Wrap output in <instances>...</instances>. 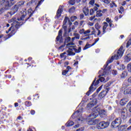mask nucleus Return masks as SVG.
Wrapping results in <instances>:
<instances>
[{
	"label": "nucleus",
	"instance_id": "obj_1",
	"mask_svg": "<svg viewBox=\"0 0 131 131\" xmlns=\"http://www.w3.org/2000/svg\"><path fill=\"white\" fill-rule=\"evenodd\" d=\"M123 53V47L121 46L117 51V54H115L114 56H112L111 58L108 59L106 62V64H105L104 66V67H105L104 69L107 68V66H108V64L113 62V60H118V59H120L122 57Z\"/></svg>",
	"mask_w": 131,
	"mask_h": 131
},
{
	"label": "nucleus",
	"instance_id": "obj_2",
	"mask_svg": "<svg viewBox=\"0 0 131 131\" xmlns=\"http://www.w3.org/2000/svg\"><path fill=\"white\" fill-rule=\"evenodd\" d=\"M92 113L89 115V118H91V119H95V118H97V117L99 116L101 109L98 106H96L92 109Z\"/></svg>",
	"mask_w": 131,
	"mask_h": 131
},
{
	"label": "nucleus",
	"instance_id": "obj_3",
	"mask_svg": "<svg viewBox=\"0 0 131 131\" xmlns=\"http://www.w3.org/2000/svg\"><path fill=\"white\" fill-rule=\"evenodd\" d=\"M23 6H24V2L21 1L17 3L13 7V10L10 12V15H14V14L17 13L18 12V10H19V9H21Z\"/></svg>",
	"mask_w": 131,
	"mask_h": 131
},
{
	"label": "nucleus",
	"instance_id": "obj_4",
	"mask_svg": "<svg viewBox=\"0 0 131 131\" xmlns=\"http://www.w3.org/2000/svg\"><path fill=\"white\" fill-rule=\"evenodd\" d=\"M11 22H12V26L11 27L9 30L8 31H6L7 33H9V32H10V31H11V30H12V29H13V26H15V28H16V29H18L19 27H20V26H21V25H22V24H20V23H18V21H17V18H12L11 19Z\"/></svg>",
	"mask_w": 131,
	"mask_h": 131
},
{
	"label": "nucleus",
	"instance_id": "obj_5",
	"mask_svg": "<svg viewBox=\"0 0 131 131\" xmlns=\"http://www.w3.org/2000/svg\"><path fill=\"white\" fill-rule=\"evenodd\" d=\"M108 126H109L108 122L101 121L97 123V128L98 129H104V128H106V127H108Z\"/></svg>",
	"mask_w": 131,
	"mask_h": 131
},
{
	"label": "nucleus",
	"instance_id": "obj_6",
	"mask_svg": "<svg viewBox=\"0 0 131 131\" xmlns=\"http://www.w3.org/2000/svg\"><path fill=\"white\" fill-rule=\"evenodd\" d=\"M119 113L120 114L121 117L122 119H126V117H127V109L125 107L119 109Z\"/></svg>",
	"mask_w": 131,
	"mask_h": 131
},
{
	"label": "nucleus",
	"instance_id": "obj_7",
	"mask_svg": "<svg viewBox=\"0 0 131 131\" xmlns=\"http://www.w3.org/2000/svg\"><path fill=\"white\" fill-rule=\"evenodd\" d=\"M82 111H83V108L81 107L79 110L75 112L73 114V115H77L78 116L79 118H78V123H80L81 121H83V118L81 117V113H82Z\"/></svg>",
	"mask_w": 131,
	"mask_h": 131
},
{
	"label": "nucleus",
	"instance_id": "obj_8",
	"mask_svg": "<svg viewBox=\"0 0 131 131\" xmlns=\"http://www.w3.org/2000/svg\"><path fill=\"white\" fill-rule=\"evenodd\" d=\"M68 23L70 26L72 25V23L70 21V19L68 18V17L66 16L64 20H63V24L62 25V28L64 29L65 32H67V25L66 24Z\"/></svg>",
	"mask_w": 131,
	"mask_h": 131
},
{
	"label": "nucleus",
	"instance_id": "obj_9",
	"mask_svg": "<svg viewBox=\"0 0 131 131\" xmlns=\"http://www.w3.org/2000/svg\"><path fill=\"white\" fill-rule=\"evenodd\" d=\"M121 124V118H116L115 121L112 122V126L114 127H118V126Z\"/></svg>",
	"mask_w": 131,
	"mask_h": 131
},
{
	"label": "nucleus",
	"instance_id": "obj_10",
	"mask_svg": "<svg viewBox=\"0 0 131 131\" xmlns=\"http://www.w3.org/2000/svg\"><path fill=\"white\" fill-rule=\"evenodd\" d=\"M89 118V116L86 118L87 121H88V124L89 125H95V124H97L98 122H100V119H95Z\"/></svg>",
	"mask_w": 131,
	"mask_h": 131
},
{
	"label": "nucleus",
	"instance_id": "obj_11",
	"mask_svg": "<svg viewBox=\"0 0 131 131\" xmlns=\"http://www.w3.org/2000/svg\"><path fill=\"white\" fill-rule=\"evenodd\" d=\"M99 80L101 82H106L109 80L108 77H106L104 74H102V75H99Z\"/></svg>",
	"mask_w": 131,
	"mask_h": 131
},
{
	"label": "nucleus",
	"instance_id": "obj_12",
	"mask_svg": "<svg viewBox=\"0 0 131 131\" xmlns=\"http://www.w3.org/2000/svg\"><path fill=\"white\" fill-rule=\"evenodd\" d=\"M62 12H63V8H62V6H59L56 13V16L55 17V19H59L61 17Z\"/></svg>",
	"mask_w": 131,
	"mask_h": 131
},
{
	"label": "nucleus",
	"instance_id": "obj_13",
	"mask_svg": "<svg viewBox=\"0 0 131 131\" xmlns=\"http://www.w3.org/2000/svg\"><path fill=\"white\" fill-rule=\"evenodd\" d=\"M99 114L101 118H104V117H106V116H107V112H106V111L104 110H100Z\"/></svg>",
	"mask_w": 131,
	"mask_h": 131
},
{
	"label": "nucleus",
	"instance_id": "obj_14",
	"mask_svg": "<svg viewBox=\"0 0 131 131\" xmlns=\"http://www.w3.org/2000/svg\"><path fill=\"white\" fill-rule=\"evenodd\" d=\"M16 2L17 1L16 0H7V1L6 2V6H13V5L16 4Z\"/></svg>",
	"mask_w": 131,
	"mask_h": 131
},
{
	"label": "nucleus",
	"instance_id": "obj_15",
	"mask_svg": "<svg viewBox=\"0 0 131 131\" xmlns=\"http://www.w3.org/2000/svg\"><path fill=\"white\" fill-rule=\"evenodd\" d=\"M97 104V101L93 100L87 104V108H92Z\"/></svg>",
	"mask_w": 131,
	"mask_h": 131
},
{
	"label": "nucleus",
	"instance_id": "obj_16",
	"mask_svg": "<svg viewBox=\"0 0 131 131\" xmlns=\"http://www.w3.org/2000/svg\"><path fill=\"white\" fill-rule=\"evenodd\" d=\"M7 2H8V0H0L1 5L4 4L6 10H8V9H9L10 7H12V6H9L7 5Z\"/></svg>",
	"mask_w": 131,
	"mask_h": 131
},
{
	"label": "nucleus",
	"instance_id": "obj_17",
	"mask_svg": "<svg viewBox=\"0 0 131 131\" xmlns=\"http://www.w3.org/2000/svg\"><path fill=\"white\" fill-rule=\"evenodd\" d=\"M94 84H95V81H94L92 83V84H91V86L89 88V91L86 93V95H87V96H90V93H92V92H94V91L93 90V89L94 87Z\"/></svg>",
	"mask_w": 131,
	"mask_h": 131
},
{
	"label": "nucleus",
	"instance_id": "obj_18",
	"mask_svg": "<svg viewBox=\"0 0 131 131\" xmlns=\"http://www.w3.org/2000/svg\"><path fill=\"white\" fill-rule=\"evenodd\" d=\"M127 99H126V98H122L120 101V104L121 105V106H124V105H125L126 103H127Z\"/></svg>",
	"mask_w": 131,
	"mask_h": 131
},
{
	"label": "nucleus",
	"instance_id": "obj_19",
	"mask_svg": "<svg viewBox=\"0 0 131 131\" xmlns=\"http://www.w3.org/2000/svg\"><path fill=\"white\" fill-rule=\"evenodd\" d=\"M83 13H84L85 16H88L90 13V10H89V8L86 7H84L83 8Z\"/></svg>",
	"mask_w": 131,
	"mask_h": 131
},
{
	"label": "nucleus",
	"instance_id": "obj_20",
	"mask_svg": "<svg viewBox=\"0 0 131 131\" xmlns=\"http://www.w3.org/2000/svg\"><path fill=\"white\" fill-rule=\"evenodd\" d=\"M107 26H108V23H107L106 22H104L103 23V28H102L103 34L104 33H106V29L107 28Z\"/></svg>",
	"mask_w": 131,
	"mask_h": 131
},
{
	"label": "nucleus",
	"instance_id": "obj_21",
	"mask_svg": "<svg viewBox=\"0 0 131 131\" xmlns=\"http://www.w3.org/2000/svg\"><path fill=\"white\" fill-rule=\"evenodd\" d=\"M102 16H103V14H102L101 10H99L96 11V17H102Z\"/></svg>",
	"mask_w": 131,
	"mask_h": 131
},
{
	"label": "nucleus",
	"instance_id": "obj_22",
	"mask_svg": "<svg viewBox=\"0 0 131 131\" xmlns=\"http://www.w3.org/2000/svg\"><path fill=\"white\" fill-rule=\"evenodd\" d=\"M61 37H62V30H60L59 31V32H58V35L56 37V40L57 41H59V40H60Z\"/></svg>",
	"mask_w": 131,
	"mask_h": 131
},
{
	"label": "nucleus",
	"instance_id": "obj_23",
	"mask_svg": "<svg viewBox=\"0 0 131 131\" xmlns=\"http://www.w3.org/2000/svg\"><path fill=\"white\" fill-rule=\"evenodd\" d=\"M131 60L130 57L128 56V55H126L124 58V61L125 63H128Z\"/></svg>",
	"mask_w": 131,
	"mask_h": 131
},
{
	"label": "nucleus",
	"instance_id": "obj_24",
	"mask_svg": "<svg viewBox=\"0 0 131 131\" xmlns=\"http://www.w3.org/2000/svg\"><path fill=\"white\" fill-rule=\"evenodd\" d=\"M74 124V122L72 121H69L66 124V126H72Z\"/></svg>",
	"mask_w": 131,
	"mask_h": 131
},
{
	"label": "nucleus",
	"instance_id": "obj_25",
	"mask_svg": "<svg viewBox=\"0 0 131 131\" xmlns=\"http://www.w3.org/2000/svg\"><path fill=\"white\" fill-rule=\"evenodd\" d=\"M127 127V125H121L120 127L118 128L119 130H123V129H125Z\"/></svg>",
	"mask_w": 131,
	"mask_h": 131
},
{
	"label": "nucleus",
	"instance_id": "obj_26",
	"mask_svg": "<svg viewBox=\"0 0 131 131\" xmlns=\"http://www.w3.org/2000/svg\"><path fill=\"white\" fill-rule=\"evenodd\" d=\"M110 7L112 9L113 8H117V5L114 3V1H112L110 4Z\"/></svg>",
	"mask_w": 131,
	"mask_h": 131
},
{
	"label": "nucleus",
	"instance_id": "obj_27",
	"mask_svg": "<svg viewBox=\"0 0 131 131\" xmlns=\"http://www.w3.org/2000/svg\"><path fill=\"white\" fill-rule=\"evenodd\" d=\"M90 33H91V30H88L84 32L85 36H91V34Z\"/></svg>",
	"mask_w": 131,
	"mask_h": 131
},
{
	"label": "nucleus",
	"instance_id": "obj_28",
	"mask_svg": "<svg viewBox=\"0 0 131 131\" xmlns=\"http://www.w3.org/2000/svg\"><path fill=\"white\" fill-rule=\"evenodd\" d=\"M69 12L71 14L74 13V12H75V7H74V6H73L69 10Z\"/></svg>",
	"mask_w": 131,
	"mask_h": 131
},
{
	"label": "nucleus",
	"instance_id": "obj_29",
	"mask_svg": "<svg viewBox=\"0 0 131 131\" xmlns=\"http://www.w3.org/2000/svg\"><path fill=\"white\" fill-rule=\"evenodd\" d=\"M71 40L70 37H66L64 39V43H68Z\"/></svg>",
	"mask_w": 131,
	"mask_h": 131
},
{
	"label": "nucleus",
	"instance_id": "obj_30",
	"mask_svg": "<svg viewBox=\"0 0 131 131\" xmlns=\"http://www.w3.org/2000/svg\"><path fill=\"white\" fill-rule=\"evenodd\" d=\"M67 47H68V48H72V47H74V43L70 42L67 44Z\"/></svg>",
	"mask_w": 131,
	"mask_h": 131
},
{
	"label": "nucleus",
	"instance_id": "obj_31",
	"mask_svg": "<svg viewBox=\"0 0 131 131\" xmlns=\"http://www.w3.org/2000/svg\"><path fill=\"white\" fill-rule=\"evenodd\" d=\"M126 76H127V73H126V72H123L122 73L121 77V78H125V77H126Z\"/></svg>",
	"mask_w": 131,
	"mask_h": 131
},
{
	"label": "nucleus",
	"instance_id": "obj_32",
	"mask_svg": "<svg viewBox=\"0 0 131 131\" xmlns=\"http://www.w3.org/2000/svg\"><path fill=\"white\" fill-rule=\"evenodd\" d=\"M105 95H106V93H105V91H102L99 94V97H101V98H104Z\"/></svg>",
	"mask_w": 131,
	"mask_h": 131
},
{
	"label": "nucleus",
	"instance_id": "obj_33",
	"mask_svg": "<svg viewBox=\"0 0 131 131\" xmlns=\"http://www.w3.org/2000/svg\"><path fill=\"white\" fill-rule=\"evenodd\" d=\"M25 105L27 106V107H30V106H31V102L27 101L25 102Z\"/></svg>",
	"mask_w": 131,
	"mask_h": 131
},
{
	"label": "nucleus",
	"instance_id": "obj_34",
	"mask_svg": "<svg viewBox=\"0 0 131 131\" xmlns=\"http://www.w3.org/2000/svg\"><path fill=\"white\" fill-rule=\"evenodd\" d=\"M74 35L76 39H79L80 37V35H79V34L75 33H74Z\"/></svg>",
	"mask_w": 131,
	"mask_h": 131
},
{
	"label": "nucleus",
	"instance_id": "obj_35",
	"mask_svg": "<svg viewBox=\"0 0 131 131\" xmlns=\"http://www.w3.org/2000/svg\"><path fill=\"white\" fill-rule=\"evenodd\" d=\"M95 7L93 9V10H94V11H98V8H100V5H99V4H95Z\"/></svg>",
	"mask_w": 131,
	"mask_h": 131
},
{
	"label": "nucleus",
	"instance_id": "obj_36",
	"mask_svg": "<svg viewBox=\"0 0 131 131\" xmlns=\"http://www.w3.org/2000/svg\"><path fill=\"white\" fill-rule=\"evenodd\" d=\"M74 50L76 53H80V52H81V47H79L78 49H77L76 48H74Z\"/></svg>",
	"mask_w": 131,
	"mask_h": 131
},
{
	"label": "nucleus",
	"instance_id": "obj_37",
	"mask_svg": "<svg viewBox=\"0 0 131 131\" xmlns=\"http://www.w3.org/2000/svg\"><path fill=\"white\" fill-rule=\"evenodd\" d=\"M100 91H101V87H99V88L96 90V93H95L94 94H93V97H96V96H97V95H98V93H99V92H100Z\"/></svg>",
	"mask_w": 131,
	"mask_h": 131
},
{
	"label": "nucleus",
	"instance_id": "obj_38",
	"mask_svg": "<svg viewBox=\"0 0 131 131\" xmlns=\"http://www.w3.org/2000/svg\"><path fill=\"white\" fill-rule=\"evenodd\" d=\"M68 56H71L72 55H73V56H74V55H75V53L70 51V49L68 51Z\"/></svg>",
	"mask_w": 131,
	"mask_h": 131
},
{
	"label": "nucleus",
	"instance_id": "obj_39",
	"mask_svg": "<svg viewBox=\"0 0 131 131\" xmlns=\"http://www.w3.org/2000/svg\"><path fill=\"white\" fill-rule=\"evenodd\" d=\"M29 17H31L32 16V13H33V11L31 9H29L28 11Z\"/></svg>",
	"mask_w": 131,
	"mask_h": 131
},
{
	"label": "nucleus",
	"instance_id": "obj_40",
	"mask_svg": "<svg viewBox=\"0 0 131 131\" xmlns=\"http://www.w3.org/2000/svg\"><path fill=\"white\" fill-rule=\"evenodd\" d=\"M75 29V26H72V28H69L68 32H71V31H73Z\"/></svg>",
	"mask_w": 131,
	"mask_h": 131
},
{
	"label": "nucleus",
	"instance_id": "obj_41",
	"mask_svg": "<svg viewBox=\"0 0 131 131\" xmlns=\"http://www.w3.org/2000/svg\"><path fill=\"white\" fill-rule=\"evenodd\" d=\"M91 47V45L90 44H86L85 45V46L84 47V48L83 49V50L84 51L85 50H88V49H89V48Z\"/></svg>",
	"mask_w": 131,
	"mask_h": 131
},
{
	"label": "nucleus",
	"instance_id": "obj_42",
	"mask_svg": "<svg viewBox=\"0 0 131 131\" xmlns=\"http://www.w3.org/2000/svg\"><path fill=\"white\" fill-rule=\"evenodd\" d=\"M65 55H66V52L60 54L61 58H64V60L66 59V56H65Z\"/></svg>",
	"mask_w": 131,
	"mask_h": 131
},
{
	"label": "nucleus",
	"instance_id": "obj_43",
	"mask_svg": "<svg viewBox=\"0 0 131 131\" xmlns=\"http://www.w3.org/2000/svg\"><path fill=\"white\" fill-rule=\"evenodd\" d=\"M79 33H80V34H84V29H80L79 30Z\"/></svg>",
	"mask_w": 131,
	"mask_h": 131
},
{
	"label": "nucleus",
	"instance_id": "obj_44",
	"mask_svg": "<svg viewBox=\"0 0 131 131\" xmlns=\"http://www.w3.org/2000/svg\"><path fill=\"white\" fill-rule=\"evenodd\" d=\"M131 45V39L129 40L126 43V48H128Z\"/></svg>",
	"mask_w": 131,
	"mask_h": 131
},
{
	"label": "nucleus",
	"instance_id": "obj_45",
	"mask_svg": "<svg viewBox=\"0 0 131 131\" xmlns=\"http://www.w3.org/2000/svg\"><path fill=\"white\" fill-rule=\"evenodd\" d=\"M77 19V17L75 16H73L71 17V20L73 22L75 20H76Z\"/></svg>",
	"mask_w": 131,
	"mask_h": 131
},
{
	"label": "nucleus",
	"instance_id": "obj_46",
	"mask_svg": "<svg viewBox=\"0 0 131 131\" xmlns=\"http://www.w3.org/2000/svg\"><path fill=\"white\" fill-rule=\"evenodd\" d=\"M125 92H126V94H131V88H128Z\"/></svg>",
	"mask_w": 131,
	"mask_h": 131
},
{
	"label": "nucleus",
	"instance_id": "obj_47",
	"mask_svg": "<svg viewBox=\"0 0 131 131\" xmlns=\"http://www.w3.org/2000/svg\"><path fill=\"white\" fill-rule=\"evenodd\" d=\"M99 39H100L99 38L95 39V42L92 44L91 47H92V46H95V44L97 42H98L99 41Z\"/></svg>",
	"mask_w": 131,
	"mask_h": 131
},
{
	"label": "nucleus",
	"instance_id": "obj_48",
	"mask_svg": "<svg viewBox=\"0 0 131 131\" xmlns=\"http://www.w3.org/2000/svg\"><path fill=\"white\" fill-rule=\"evenodd\" d=\"M68 73V70H64L62 71V75H66Z\"/></svg>",
	"mask_w": 131,
	"mask_h": 131
},
{
	"label": "nucleus",
	"instance_id": "obj_49",
	"mask_svg": "<svg viewBox=\"0 0 131 131\" xmlns=\"http://www.w3.org/2000/svg\"><path fill=\"white\" fill-rule=\"evenodd\" d=\"M95 28L96 29H97V30L100 29V26L99 25V24L97 23L95 24Z\"/></svg>",
	"mask_w": 131,
	"mask_h": 131
},
{
	"label": "nucleus",
	"instance_id": "obj_50",
	"mask_svg": "<svg viewBox=\"0 0 131 131\" xmlns=\"http://www.w3.org/2000/svg\"><path fill=\"white\" fill-rule=\"evenodd\" d=\"M90 38H91L90 36H88L85 38H81V40H86V39H90Z\"/></svg>",
	"mask_w": 131,
	"mask_h": 131
},
{
	"label": "nucleus",
	"instance_id": "obj_51",
	"mask_svg": "<svg viewBox=\"0 0 131 131\" xmlns=\"http://www.w3.org/2000/svg\"><path fill=\"white\" fill-rule=\"evenodd\" d=\"M11 36H12V35L11 34H9L7 36H6V37H5V40H7V39H8V38H10V37H11Z\"/></svg>",
	"mask_w": 131,
	"mask_h": 131
},
{
	"label": "nucleus",
	"instance_id": "obj_52",
	"mask_svg": "<svg viewBox=\"0 0 131 131\" xmlns=\"http://www.w3.org/2000/svg\"><path fill=\"white\" fill-rule=\"evenodd\" d=\"M84 24H85V21L84 20H82L80 22V26H82V25H84Z\"/></svg>",
	"mask_w": 131,
	"mask_h": 131
},
{
	"label": "nucleus",
	"instance_id": "obj_53",
	"mask_svg": "<svg viewBox=\"0 0 131 131\" xmlns=\"http://www.w3.org/2000/svg\"><path fill=\"white\" fill-rule=\"evenodd\" d=\"M90 5H91L92 6H93V5H94V4H95V0H91L89 2Z\"/></svg>",
	"mask_w": 131,
	"mask_h": 131
},
{
	"label": "nucleus",
	"instance_id": "obj_54",
	"mask_svg": "<svg viewBox=\"0 0 131 131\" xmlns=\"http://www.w3.org/2000/svg\"><path fill=\"white\" fill-rule=\"evenodd\" d=\"M94 13H95V10L93 9H91L90 10V15H93Z\"/></svg>",
	"mask_w": 131,
	"mask_h": 131
},
{
	"label": "nucleus",
	"instance_id": "obj_55",
	"mask_svg": "<svg viewBox=\"0 0 131 131\" xmlns=\"http://www.w3.org/2000/svg\"><path fill=\"white\" fill-rule=\"evenodd\" d=\"M45 0H41L39 2L36 8H38V7H39V6H40V5H41V3H42V2H43Z\"/></svg>",
	"mask_w": 131,
	"mask_h": 131
},
{
	"label": "nucleus",
	"instance_id": "obj_56",
	"mask_svg": "<svg viewBox=\"0 0 131 131\" xmlns=\"http://www.w3.org/2000/svg\"><path fill=\"white\" fill-rule=\"evenodd\" d=\"M83 130H84V127H81V128L77 129L76 131H83Z\"/></svg>",
	"mask_w": 131,
	"mask_h": 131
},
{
	"label": "nucleus",
	"instance_id": "obj_57",
	"mask_svg": "<svg viewBox=\"0 0 131 131\" xmlns=\"http://www.w3.org/2000/svg\"><path fill=\"white\" fill-rule=\"evenodd\" d=\"M95 18H96V16L94 15L92 17H90L89 20H90V21H93V20H94Z\"/></svg>",
	"mask_w": 131,
	"mask_h": 131
},
{
	"label": "nucleus",
	"instance_id": "obj_58",
	"mask_svg": "<svg viewBox=\"0 0 131 131\" xmlns=\"http://www.w3.org/2000/svg\"><path fill=\"white\" fill-rule=\"evenodd\" d=\"M25 16H26L25 15H23L20 17V20H21V21H24V18H25Z\"/></svg>",
	"mask_w": 131,
	"mask_h": 131
},
{
	"label": "nucleus",
	"instance_id": "obj_59",
	"mask_svg": "<svg viewBox=\"0 0 131 131\" xmlns=\"http://www.w3.org/2000/svg\"><path fill=\"white\" fill-rule=\"evenodd\" d=\"M74 4H75V0H71V5L73 6V5H74Z\"/></svg>",
	"mask_w": 131,
	"mask_h": 131
},
{
	"label": "nucleus",
	"instance_id": "obj_60",
	"mask_svg": "<svg viewBox=\"0 0 131 131\" xmlns=\"http://www.w3.org/2000/svg\"><path fill=\"white\" fill-rule=\"evenodd\" d=\"M127 80L129 84L131 85V77H129Z\"/></svg>",
	"mask_w": 131,
	"mask_h": 131
},
{
	"label": "nucleus",
	"instance_id": "obj_61",
	"mask_svg": "<svg viewBox=\"0 0 131 131\" xmlns=\"http://www.w3.org/2000/svg\"><path fill=\"white\" fill-rule=\"evenodd\" d=\"M108 10L107 9H104L102 10H101V13H106Z\"/></svg>",
	"mask_w": 131,
	"mask_h": 131
},
{
	"label": "nucleus",
	"instance_id": "obj_62",
	"mask_svg": "<svg viewBox=\"0 0 131 131\" xmlns=\"http://www.w3.org/2000/svg\"><path fill=\"white\" fill-rule=\"evenodd\" d=\"M99 80H100V79L99 80H97L95 82L94 85H98V84H99Z\"/></svg>",
	"mask_w": 131,
	"mask_h": 131
},
{
	"label": "nucleus",
	"instance_id": "obj_63",
	"mask_svg": "<svg viewBox=\"0 0 131 131\" xmlns=\"http://www.w3.org/2000/svg\"><path fill=\"white\" fill-rule=\"evenodd\" d=\"M113 74H114V75H116V74H117V71H116L115 70H113Z\"/></svg>",
	"mask_w": 131,
	"mask_h": 131
},
{
	"label": "nucleus",
	"instance_id": "obj_64",
	"mask_svg": "<svg viewBox=\"0 0 131 131\" xmlns=\"http://www.w3.org/2000/svg\"><path fill=\"white\" fill-rule=\"evenodd\" d=\"M84 17V15H83V14H81L80 15V19H83Z\"/></svg>",
	"mask_w": 131,
	"mask_h": 131
}]
</instances>
